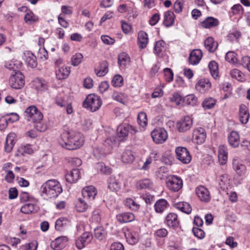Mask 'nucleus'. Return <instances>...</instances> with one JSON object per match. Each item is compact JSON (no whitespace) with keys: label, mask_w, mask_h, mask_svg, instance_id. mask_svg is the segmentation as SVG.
Wrapping results in <instances>:
<instances>
[{"label":"nucleus","mask_w":250,"mask_h":250,"mask_svg":"<svg viewBox=\"0 0 250 250\" xmlns=\"http://www.w3.org/2000/svg\"><path fill=\"white\" fill-rule=\"evenodd\" d=\"M61 146L68 150L79 148L84 142L83 137L79 132L74 130L65 131L61 135Z\"/></svg>","instance_id":"nucleus-1"},{"label":"nucleus","mask_w":250,"mask_h":250,"mask_svg":"<svg viewBox=\"0 0 250 250\" xmlns=\"http://www.w3.org/2000/svg\"><path fill=\"white\" fill-rule=\"evenodd\" d=\"M62 191L59 182L55 179L49 180L41 187V194L44 198H56Z\"/></svg>","instance_id":"nucleus-2"},{"label":"nucleus","mask_w":250,"mask_h":250,"mask_svg":"<svg viewBox=\"0 0 250 250\" xmlns=\"http://www.w3.org/2000/svg\"><path fill=\"white\" fill-rule=\"evenodd\" d=\"M102 104L100 97L95 94H89L83 103V106L92 112L99 110Z\"/></svg>","instance_id":"nucleus-3"},{"label":"nucleus","mask_w":250,"mask_h":250,"mask_svg":"<svg viewBox=\"0 0 250 250\" xmlns=\"http://www.w3.org/2000/svg\"><path fill=\"white\" fill-rule=\"evenodd\" d=\"M24 116L28 121L33 123L43 119L42 113L34 105L30 106L26 109Z\"/></svg>","instance_id":"nucleus-4"},{"label":"nucleus","mask_w":250,"mask_h":250,"mask_svg":"<svg viewBox=\"0 0 250 250\" xmlns=\"http://www.w3.org/2000/svg\"><path fill=\"white\" fill-rule=\"evenodd\" d=\"M117 130L118 136L120 140L122 141L127 139L129 133L131 134H134L138 131L135 127L128 124L120 125L118 127Z\"/></svg>","instance_id":"nucleus-5"},{"label":"nucleus","mask_w":250,"mask_h":250,"mask_svg":"<svg viewBox=\"0 0 250 250\" xmlns=\"http://www.w3.org/2000/svg\"><path fill=\"white\" fill-rule=\"evenodd\" d=\"M24 76L20 71L16 72L9 78V84L13 88L16 89H21L24 86Z\"/></svg>","instance_id":"nucleus-6"},{"label":"nucleus","mask_w":250,"mask_h":250,"mask_svg":"<svg viewBox=\"0 0 250 250\" xmlns=\"http://www.w3.org/2000/svg\"><path fill=\"white\" fill-rule=\"evenodd\" d=\"M166 184L168 188L174 192L178 191L183 187L182 179L175 175L169 177L167 179Z\"/></svg>","instance_id":"nucleus-7"},{"label":"nucleus","mask_w":250,"mask_h":250,"mask_svg":"<svg viewBox=\"0 0 250 250\" xmlns=\"http://www.w3.org/2000/svg\"><path fill=\"white\" fill-rule=\"evenodd\" d=\"M151 137L153 141L156 144H162L167 138V131L163 128H157L151 132Z\"/></svg>","instance_id":"nucleus-8"},{"label":"nucleus","mask_w":250,"mask_h":250,"mask_svg":"<svg viewBox=\"0 0 250 250\" xmlns=\"http://www.w3.org/2000/svg\"><path fill=\"white\" fill-rule=\"evenodd\" d=\"M176 158L183 164H188L191 160V156L188 149L184 147H177L175 149Z\"/></svg>","instance_id":"nucleus-9"},{"label":"nucleus","mask_w":250,"mask_h":250,"mask_svg":"<svg viewBox=\"0 0 250 250\" xmlns=\"http://www.w3.org/2000/svg\"><path fill=\"white\" fill-rule=\"evenodd\" d=\"M93 239L92 234L89 232H85L79 236L76 240V247L79 249H82L86 245L89 244Z\"/></svg>","instance_id":"nucleus-10"},{"label":"nucleus","mask_w":250,"mask_h":250,"mask_svg":"<svg viewBox=\"0 0 250 250\" xmlns=\"http://www.w3.org/2000/svg\"><path fill=\"white\" fill-rule=\"evenodd\" d=\"M196 194L203 202H208L210 200V195L208 189L203 186L198 187L195 189Z\"/></svg>","instance_id":"nucleus-11"},{"label":"nucleus","mask_w":250,"mask_h":250,"mask_svg":"<svg viewBox=\"0 0 250 250\" xmlns=\"http://www.w3.org/2000/svg\"><path fill=\"white\" fill-rule=\"evenodd\" d=\"M206 133L205 130L202 127L194 129L192 134V138L197 144H202L205 141Z\"/></svg>","instance_id":"nucleus-12"},{"label":"nucleus","mask_w":250,"mask_h":250,"mask_svg":"<svg viewBox=\"0 0 250 250\" xmlns=\"http://www.w3.org/2000/svg\"><path fill=\"white\" fill-rule=\"evenodd\" d=\"M68 240L66 236H60L52 241L51 248L54 250H61L64 248Z\"/></svg>","instance_id":"nucleus-13"},{"label":"nucleus","mask_w":250,"mask_h":250,"mask_svg":"<svg viewBox=\"0 0 250 250\" xmlns=\"http://www.w3.org/2000/svg\"><path fill=\"white\" fill-rule=\"evenodd\" d=\"M250 113L248 108L244 104H241L239 106V118L242 124H246L250 118Z\"/></svg>","instance_id":"nucleus-14"},{"label":"nucleus","mask_w":250,"mask_h":250,"mask_svg":"<svg viewBox=\"0 0 250 250\" xmlns=\"http://www.w3.org/2000/svg\"><path fill=\"white\" fill-rule=\"evenodd\" d=\"M192 125V120L188 116L177 123V127L180 132H185L188 130Z\"/></svg>","instance_id":"nucleus-15"},{"label":"nucleus","mask_w":250,"mask_h":250,"mask_svg":"<svg viewBox=\"0 0 250 250\" xmlns=\"http://www.w3.org/2000/svg\"><path fill=\"white\" fill-rule=\"evenodd\" d=\"M166 223L169 227L176 229L179 225L177 214L174 213H168L166 218Z\"/></svg>","instance_id":"nucleus-16"},{"label":"nucleus","mask_w":250,"mask_h":250,"mask_svg":"<svg viewBox=\"0 0 250 250\" xmlns=\"http://www.w3.org/2000/svg\"><path fill=\"white\" fill-rule=\"evenodd\" d=\"M211 86V83L207 79H200L196 84L195 88L197 91L204 93L209 89Z\"/></svg>","instance_id":"nucleus-17"},{"label":"nucleus","mask_w":250,"mask_h":250,"mask_svg":"<svg viewBox=\"0 0 250 250\" xmlns=\"http://www.w3.org/2000/svg\"><path fill=\"white\" fill-rule=\"evenodd\" d=\"M202 57V53L200 49L193 50L190 54L188 62L189 63L195 65L198 64Z\"/></svg>","instance_id":"nucleus-18"},{"label":"nucleus","mask_w":250,"mask_h":250,"mask_svg":"<svg viewBox=\"0 0 250 250\" xmlns=\"http://www.w3.org/2000/svg\"><path fill=\"white\" fill-rule=\"evenodd\" d=\"M16 135L14 133H9L6 139L4 149L6 152H10L12 150L16 143Z\"/></svg>","instance_id":"nucleus-19"},{"label":"nucleus","mask_w":250,"mask_h":250,"mask_svg":"<svg viewBox=\"0 0 250 250\" xmlns=\"http://www.w3.org/2000/svg\"><path fill=\"white\" fill-rule=\"evenodd\" d=\"M97 194L96 188L92 186H88L84 188L82 190V195L84 198L89 200H93Z\"/></svg>","instance_id":"nucleus-20"},{"label":"nucleus","mask_w":250,"mask_h":250,"mask_svg":"<svg viewBox=\"0 0 250 250\" xmlns=\"http://www.w3.org/2000/svg\"><path fill=\"white\" fill-rule=\"evenodd\" d=\"M81 172L79 169H73L65 175V179L68 182L73 183L78 181Z\"/></svg>","instance_id":"nucleus-21"},{"label":"nucleus","mask_w":250,"mask_h":250,"mask_svg":"<svg viewBox=\"0 0 250 250\" xmlns=\"http://www.w3.org/2000/svg\"><path fill=\"white\" fill-rule=\"evenodd\" d=\"M116 218L120 223H125L133 221L135 219V216L132 213L127 212L117 214Z\"/></svg>","instance_id":"nucleus-22"},{"label":"nucleus","mask_w":250,"mask_h":250,"mask_svg":"<svg viewBox=\"0 0 250 250\" xmlns=\"http://www.w3.org/2000/svg\"><path fill=\"white\" fill-rule=\"evenodd\" d=\"M219 23V21L217 19L208 17L201 22V25L205 28H211L217 26Z\"/></svg>","instance_id":"nucleus-23"},{"label":"nucleus","mask_w":250,"mask_h":250,"mask_svg":"<svg viewBox=\"0 0 250 250\" xmlns=\"http://www.w3.org/2000/svg\"><path fill=\"white\" fill-rule=\"evenodd\" d=\"M228 142L230 146L237 147L240 143V136L236 131H231L228 136Z\"/></svg>","instance_id":"nucleus-24"},{"label":"nucleus","mask_w":250,"mask_h":250,"mask_svg":"<svg viewBox=\"0 0 250 250\" xmlns=\"http://www.w3.org/2000/svg\"><path fill=\"white\" fill-rule=\"evenodd\" d=\"M39 209V208L36 204L27 203L21 207V211L24 214H30L37 212Z\"/></svg>","instance_id":"nucleus-25"},{"label":"nucleus","mask_w":250,"mask_h":250,"mask_svg":"<svg viewBox=\"0 0 250 250\" xmlns=\"http://www.w3.org/2000/svg\"><path fill=\"white\" fill-rule=\"evenodd\" d=\"M218 157L221 165H224L226 163L228 160V152L225 146L221 145L219 146Z\"/></svg>","instance_id":"nucleus-26"},{"label":"nucleus","mask_w":250,"mask_h":250,"mask_svg":"<svg viewBox=\"0 0 250 250\" xmlns=\"http://www.w3.org/2000/svg\"><path fill=\"white\" fill-rule=\"evenodd\" d=\"M205 48L210 52H214L217 49L218 43L212 37H208L204 42Z\"/></svg>","instance_id":"nucleus-27"},{"label":"nucleus","mask_w":250,"mask_h":250,"mask_svg":"<svg viewBox=\"0 0 250 250\" xmlns=\"http://www.w3.org/2000/svg\"><path fill=\"white\" fill-rule=\"evenodd\" d=\"M148 43V35L145 32L140 31L138 36V44L140 48L146 47Z\"/></svg>","instance_id":"nucleus-28"},{"label":"nucleus","mask_w":250,"mask_h":250,"mask_svg":"<svg viewBox=\"0 0 250 250\" xmlns=\"http://www.w3.org/2000/svg\"><path fill=\"white\" fill-rule=\"evenodd\" d=\"M232 165L234 170L239 175H242L245 173L246 167L238 160L234 159L232 162Z\"/></svg>","instance_id":"nucleus-29"},{"label":"nucleus","mask_w":250,"mask_h":250,"mask_svg":"<svg viewBox=\"0 0 250 250\" xmlns=\"http://www.w3.org/2000/svg\"><path fill=\"white\" fill-rule=\"evenodd\" d=\"M70 73V68L69 67L62 66L59 68L56 72L57 78L59 80H63L67 78Z\"/></svg>","instance_id":"nucleus-30"},{"label":"nucleus","mask_w":250,"mask_h":250,"mask_svg":"<svg viewBox=\"0 0 250 250\" xmlns=\"http://www.w3.org/2000/svg\"><path fill=\"white\" fill-rule=\"evenodd\" d=\"M175 15L171 11H168L165 13L164 24L167 27H169L173 25L174 22Z\"/></svg>","instance_id":"nucleus-31"},{"label":"nucleus","mask_w":250,"mask_h":250,"mask_svg":"<svg viewBox=\"0 0 250 250\" xmlns=\"http://www.w3.org/2000/svg\"><path fill=\"white\" fill-rule=\"evenodd\" d=\"M174 207L178 209L187 214L190 213L192 210L189 204L186 202H178L174 205Z\"/></svg>","instance_id":"nucleus-32"},{"label":"nucleus","mask_w":250,"mask_h":250,"mask_svg":"<svg viewBox=\"0 0 250 250\" xmlns=\"http://www.w3.org/2000/svg\"><path fill=\"white\" fill-rule=\"evenodd\" d=\"M168 206V202L164 199L158 200L155 204L154 208L156 212L162 213Z\"/></svg>","instance_id":"nucleus-33"},{"label":"nucleus","mask_w":250,"mask_h":250,"mask_svg":"<svg viewBox=\"0 0 250 250\" xmlns=\"http://www.w3.org/2000/svg\"><path fill=\"white\" fill-rule=\"evenodd\" d=\"M108 187L110 190L112 191H117L120 189V184L118 180L116 179L115 177H110L108 178Z\"/></svg>","instance_id":"nucleus-34"},{"label":"nucleus","mask_w":250,"mask_h":250,"mask_svg":"<svg viewBox=\"0 0 250 250\" xmlns=\"http://www.w3.org/2000/svg\"><path fill=\"white\" fill-rule=\"evenodd\" d=\"M129 62L130 58L128 54L125 52H122L119 55L118 63L120 67L125 68Z\"/></svg>","instance_id":"nucleus-35"},{"label":"nucleus","mask_w":250,"mask_h":250,"mask_svg":"<svg viewBox=\"0 0 250 250\" xmlns=\"http://www.w3.org/2000/svg\"><path fill=\"white\" fill-rule=\"evenodd\" d=\"M69 224V221L67 218L64 217L60 218L56 222L55 229L57 230L62 231Z\"/></svg>","instance_id":"nucleus-36"},{"label":"nucleus","mask_w":250,"mask_h":250,"mask_svg":"<svg viewBox=\"0 0 250 250\" xmlns=\"http://www.w3.org/2000/svg\"><path fill=\"white\" fill-rule=\"evenodd\" d=\"M152 182L148 179H145L139 180L136 183V187L139 189H146L151 188Z\"/></svg>","instance_id":"nucleus-37"},{"label":"nucleus","mask_w":250,"mask_h":250,"mask_svg":"<svg viewBox=\"0 0 250 250\" xmlns=\"http://www.w3.org/2000/svg\"><path fill=\"white\" fill-rule=\"evenodd\" d=\"M96 168L98 171L106 175L110 174L112 169L108 166H105L104 163H99L96 164Z\"/></svg>","instance_id":"nucleus-38"},{"label":"nucleus","mask_w":250,"mask_h":250,"mask_svg":"<svg viewBox=\"0 0 250 250\" xmlns=\"http://www.w3.org/2000/svg\"><path fill=\"white\" fill-rule=\"evenodd\" d=\"M108 63L106 61L102 62L100 64V70L99 71L95 70L97 75L99 77L104 76L108 72Z\"/></svg>","instance_id":"nucleus-39"},{"label":"nucleus","mask_w":250,"mask_h":250,"mask_svg":"<svg viewBox=\"0 0 250 250\" xmlns=\"http://www.w3.org/2000/svg\"><path fill=\"white\" fill-rule=\"evenodd\" d=\"M134 160V156L131 150H126L122 155V160L124 163H132Z\"/></svg>","instance_id":"nucleus-40"},{"label":"nucleus","mask_w":250,"mask_h":250,"mask_svg":"<svg viewBox=\"0 0 250 250\" xmlns=\"http://www.w3.org/2000/svg\"><path fill=\"white\" fill-rule=\"evenodd\" d=\"M218 181L220 188L225 190L229 184L228 175L224 174L220 176L218 178Z\"/></svg>","instance_id":"nucleus-41"},{"label":"nucleus","mask_w":250,"mask_h":250,"mask_svg":"<svg viewBox=\"0 0 250 250\" xmlns=\"http://www.w3.org/2000/svg\"><path fill=\"white\" fill-rule=\"evenodd\" d=\"M218 66L217 63L214 61H211L208 64V68L211 76L216 79L218 76Z\"/></svg>","instance_id":"nucleus-42"},{"label":"nucleus","mask_w":250,"mask_h":250,"mask_svg":"<svg viewBox=\"0 0 250 250\" xmlns=\"http://www.w3.org/2000/svg\"><path fill=\"white\" fill-rule=\"evenodd\" d=\"M125 205L133 211H136L140 208V205L131 198H127L124 201Z\"/></svg>","instance_id":"nucleus-43"},{"label":"nucleus","mask_w":250,"mask_h":250,"mask_svg":"<svg viewBox=\"0 0 250 250\" xmlns=\"http://www.w3.org/2000/svg\"><path fill=\"white\" fill-rule=\"evenodd\" d=\"M25 62L28 66L34 68L37 65V58L33 54L28 53L26 56Z\"/></svg>","instance_id":"nucleus-44"},{"label":"nucleus","mask_w":250,"mask_h":250,"mask_svg":"<svg viewBox=\"0 0 250 250\" xmlns=\"http://www.w3.org/2000/svg\"><path fill=\"white\" fill-rule=\"evenodd\" d=\"M137 121L140 126L144 128L147 124V119L146 113L144 112H140L138 115Z\"/></svg>","instance_id":"nucleus-45"},{"label":"nucleus","mask_w":250,"mask_h":250,"mask_svg":"<svg viewBox=\"0 0 250 250\" xmlns=\"http://www.w3.org/2000/svg\"><path fill=\"white\" fill-rule=\"evenodd\" d=\"M76 209L78 212H84L88 208L86 203L82 199H79L76 203Z\"/></svg>","instance_id":"nucleus-46"},{"label":"nucleus","mask_w":250,"mask_h":250,"mask_svg":"<svg viewBox=\"0 0 250 250\" xmlns=\"http://www.w3.org/2000/svg\"><path fill=\"white\" fill-rule=\"evenodd\" d=\"M24 20L26 23L31 24L36 22L38 20V18L32 12L30 11L25 15Z\"/></svg>","instance_id":"nucleus-47"},{"label":"nucleus","mask_w":250,"mask_h":250,"mask_svg":"<svg viewBox=\"0 0 250 250\" xmlns=\"http://www.w3.org/2000/svg\"><path fill=\"white\" fill-rule=\"evenodd\" d=\"M216 104V100L212 98L206 99L202 103V106L205 109L213 108Z\"/></svg>","instance_id":"nucleus-48"},{"label":"nucleus","mask_w":250,"mask_h":250,"mask_svg":"<svg viewBox=\"0 0 250 250\" xmlns=\"http://www.w3.org/2000/svg\"><path fill=\"white\" fill-rule=\"evenodd\" d=\"M83 58L82 54L80 53H76L71 58L72 65L73 66L78 65L82 62Z\"/></svg>","instance_id":"nucleus-49"},{"label":"nucleus","mask_w":250,"mask_h":250,"mask_svg":"<svg viewBox=\"0 0 250 250\" xmlns=\"http://www.w3.org/2000/svg\"><path fill=\"white\" fill-rule=\"evenodd\" d=\"M34 124L35 128L40 132H44L47 129V125L43 122L42 120L37 121Z\"/></svg>","instance_id":"nucleus-50"},{"label":"nucleus","mask_w":250,"mask_h":250,"mask_svg":"<svg viewBox=\"0 0 250 250\" xmlns=\"http://www.w3.org/2000/svg\"><path fill=\"white\" fill-rule=\"evenodd\" d=\"M123 79L120 75L114 76L112 80V84L114 87H120L123 85Z\"/></svg>","instance_id":"nucleus-51"},{"label":"nucleus","mask_w":250,"mask_h":250,"mask_svg":"<svg viewBox=\"0 0 250 250\" xmlns=\"http://www.w3.org/2000/svg\"><path fill=\"white\" fill-rule=\"evenodd\" d=\"M19 151L22 155H23L24 153L30 154L33 152L32 146L29 144L21 146L20 147Z\"/></svg>","instance_id":"nucleus-52"},{"label":"nucleus","mask_w":250,"mask_h":250,"mask_svg":"<svg viewBox=\"0 0 250 250\" xmlns=\"http://www.w3.org/2000/svg\"><path fill=\"white\" fill-rule=\"evenodd\" d=\"M185 100L187 104L194 106L197 104L198 99L194 95L190 94L187 96Z\"/></svg>","instance_id":"nucleus-53"},{"label":"nucleus","mask_w":250,"mask_h":250,"mask_svg":"<svg viewBox=\"0 0 250 250\" xmlns=\"http://www.w3.org/2000/svg\"><path fill=\"white\" fill-rule=\"evenodd\" d=\"M165 42L162 41H159L156 42L154 46V52L159 54L165 48Z\"/></svg>","instance_id":"nucleus-54"},{"label":"nucleus","mask_w":250,"mask_h":250,"mask_svg":"<svg viewBox=\"0 0 250 250\" xmlns=\"http://www.w3.org/2000/svg\"><path fill=\"white\" fill-rule=\"evenodd\" d=\"M230 74L232 78H234L238 81H242L243 79V73L237 69H234L230 71Z\"/></svg>","instance_id":"nucleus-55"},{"label":"nucleus","mask_w":250,"mask_h":250,"mask_svg":"<svg viewBox=\"0 0 250 250\" xmlns=\"http://www.w3.org/2000/svg\"><path fill=\"white\" fill-rule=\"evenodd\" d=\"M225 59L227 61L232 63H234L237 61L236 54L232 51L228 52L226 55Z\"/></svg>","instance_id":"nucleus-56"},{"label":"nucleus","mask_w":250,"mask_h":250,"mask_svg":"<svg viewBox=\"0 0 250 250\" xmlns=\"http://www.w3.org/2000/svg\"><path fill=\"white\" fill-rule=\"evenodd\" d=\"M164 72L165 78L167 82H170L173 80V73L171 69L166 68L164 69Z\"/></svg>","instance_id":"nucleus-57"},{"label":"nucleus","mask_w":250,"mask_h":250,"mask_svg":"<svg viewBox=\"0 0 250 250\" xmlns=\"http://www.w3.org/2000/svg\"><path fill=\"white\" fill-rule=\"evenodd\" d=\"M170 100L172 102H175L177 105H182V97L178 93H174L172 97L170 98Z\"/></svg>","instance_id":"nucleus-58"},{"label":"nucleus","mask_w":250,"mask_h":250,"mask_svg":"<svg viewBox=\"0 0 250 250\" xmlns=\"http://www.w3.org/2000/svg\"><path fill=\"white\" fill-rule=\"evenodd\" d=\"M112 97L114 100L119 103L123 104L125 102L124 95L121 93L114 92L112 93Z\"/></svg>","instance_id":"nucleus-59"},{"label":"nucleus","mask_w":250,"mask_h":250,"mask_svg":"<svg viewBox=\"0 0 250 250\" xmlns=\"http://www.w3.org/2000/svg\"><path fill=\"white\" fill-rule=\"evenodd\" d=\"M36 88L38 90H43L46 88V83L44 81L37 79L34 82Z\"/></svg>","instance_id":"nucleus-60"},{"label":"nucleus","mask_w":250,"mask_h":250,"mask_svg":"<svg viewBox=\"0 0 250 250\" xmlns=\"http://www.w3.org/2000/svg\"><path fill=\"white\" fill-rule=\"evenodd\" d=\"M240 36L241 33L240 32L235 31L228 34V39L230 42L237 41Z\"/></svg>","instance_id":"nucleus-61"},{"label":"nucleus","mask_w":250,"mask_h":250,"mask_svg":"<svg viewBox=\"0 0 250 250\" xmlns=\"http://www.w3.org/2000/svg\"><path fill=\"white\" fill-rule=\"evenodd\" d=\"M233 15H242L243 13V8L242 6L239 4H235L231 7Z\"/></svg>","instance_id":"nucleus-62"},{"label":"nucleus","mask_w":250,"mask_h":250,"mask_svg":"<svg viewBox=\"0 0 250 250\" xmlns=\"http://www.w3.org/2000/svg\"><path fill=\"white\" fill-rule=\"evenodd\" d=\"M194 235L199 239L203 238L205 236L204 231L198 227H194L192 229Z\"/></svg>","instance_id":"nucleus-63"},{"label":"nucleus","mask_w":250,"mask_h":250,"mask_svg":"<svg viewBox=\"0 0 250 250\" xmlns=\"http://www.w3.org/2000/svg\"><path fill=\"white\" fill-rule=\"evenodd\" d=\"M241 64L243 67L247 68V69L250 72V57L246 56L242 57L241 61Z\"/></svg>","instance_id":"nucleus-64"}]
</instances>
